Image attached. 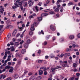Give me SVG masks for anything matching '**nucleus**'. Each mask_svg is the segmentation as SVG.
<instances>
[{
  "instance_id": "3c124183",
  "label": "nucleus",
  "mask_w": 80,
  "mask_h": 80,
  "mask_svg": "<svg viewBox=\"0 0 80 80\" xmlns=\"http://www.w3.org/2000/svg\"><path fill=\"white\" fill-rule=\"evenodd\" d=\"M60 42H63V38H61L60 40Z\"/></svg>"
},
{
  "instance_id": "052dcab7",
  "label": "nucleus",
  "mask_w": 80,
  "mask_h": 80,
  "mask_svg": "<svg viewBox=\"0 0 80 80\" xmlns=\"http://www.w3.org/2000/svg\"><path fill=\"white\" fill-rule=\"evenodd\" d=\"M32 16L33 17H36V14H35V13H34L32 14Z\"/></svg>"
},
{
  "instance_id": "e433bc0d",
  "label": "nucleus",
  "mask_w": 80,
  "mask_h": 80,
  "mask_svg": "<svg viewBox=\"0 0 80 80\" xmlns=\"http://www.w3.org/2000/svg\"><path fill=\"white\" fill-rule=\"evenodd\" d=\"M32 74L33 73H32V72H29L28 73V75H29V76H30L31 75H32Z\"/></svg>"
},
{
  "instance_id": "c9c22d12",
  "label": "nucleus",
  "mask_w": 80,
  "mask_h": 80,
  "mask_svg": "<svg viewBox=\"0 0 80 80\" xmlns=\"http://www.w3.org/2000/svg\"><path fill=\"white\" fill-rule=\"evenodd\" d=\"M10 44L11 45H14V43H13V42L12 41L11 42H10Z\"/></svg>"
},
{
  "instance_id": "2eb2a0df",
  "label": "nucleus",
  "mask_w": 80,
  "mask_h": 80,
  "mask_svg": "<svg viewBox=\"0 0 80 80\" xmlns=\"http://www.w3.org/2000/svg\"><path fill=\"white\" fill-rule=\"evenodd\" d=\"M11 51L12 52H13L15 51V48L13 46L11 47Z\"/></svg>"
},
{
  "instance_id": "680f3d73",
  "label": "nucleus",
  "mask_w": 80,
  "mask_h": 80,
  "mask_svg": "<svg viewBox=\"0 0 80 80\" xmlns=\"http://www.w3.org/2000/svg\"><path fill=\"white\" fill-rule=\"evenodd\" d=\"M76 75L78 76V77H79V76H80V73H76Z\"/></svg>"
},
{
  "instance_id": "79ce46f5",
  "label": "nucleus",
  "mask_w": 80,
  "mask_h": 80,
  "mask_svg": "<svg viewBox=\"0 0 80 80\" xmlns=\"http://www.w3.org/2000/svg\"><path fill=\"white\" fill-rule=\"evenodd\" d=\"M29 24H30V22H28L27 23V24L26 25V27H28V26H29Z\"/></svg>"
},
{
  "instance_id": "412c9836",
  "label": "nucleus",
  "mask_w": 80,
  "mask_h": 80,
  "mask_svg": "<svg viewBox=\"0 0 80 80\" xmlns=\"http://www.w3.org/2000/svg\"><path fill=\"white\" fill-rule=\"evenodd\" d=\"M33 32L32 31H29V35H30V36L33 35Z\"/></svg>"
},
{
  "instance_id": "6ab92c4d",
  "label": "nucleus",
  "mask_w": 80,
  "mask_h": 80,
  "mask_svg": "<svg viewBox=\"0 0 80 80\" xmlns=\"http://www.w3.org/2000/svg\"><path fill=\"white\" fill-rule=\"evenodd\" d=\"M49 13L51 15H54L55 14V12L53 11H50Z\"/></svg>"
},
{
  "instance_id": "aec40b11",
  "label": "nucleus",
  "mask_w": 80,
  "mask_h": 80,
  "mask_svg": "<svg viewBox=\"0 0 80 80\" xmlns=\"http://www.w3.org/2000/svg\"><path fill=\"white\" fill-rule=\"evenodd\" d=\"M50 58H53L55 57L54 56H53V54L52 53H51L50 55Z\"/></svg>"
},
{
  "instance_id": "e2e57ef3",
  "label": "nucleus",
  "mask_w": 80,
  "mask_h": 80,
  "mask_svg": "<svg viewBox=\"0 0 80 80\" xmlns=\"http://www.w3.org/2000/svg\"><path fill=\"white\" fill-rule=\"evenodd\" d=\"M11 26H11V25H9L6 27V28H9L11 27Z\"/></svg>"
},
{
  "instance_id": "72a5a7b5",
  "label": "nucleus",
  "mask_w": 80,
  "mask_h": 80,
  "mask_svg": "<svg viewBox=\"0 0 80 80\" xmlns=\"http://www.w3.org/2000/svg\"><path fill=\"white\" fill-rule=\"evenodd\" d=\"M29 19H30L31 18H33V17L32 16V15L29 16L28 17Z\"/></svg>"
},
{
  "instance_id": "338daca9",
  "label": "nucleus",
  "mask_w": 80,
  "mask_h": 80,
  "mask_svg": "<svg viewBox=\"0 0 80 80\" xmlns=\"http://www.w3.org/2000/svg\"><path fill=\"white\" fill-rule=\"evenodd\" d=\"M7 60H8V61H10L11 60V59L10 58H8L7 59Z\"/></svg>"
},
{
  "instance_id": "f03ea898",
  "label": "nucleus",
  "mask_w": 80,
  "mask_h": 80,
  "mask_svg": "<svg viewBox=\"0 0 80 80\" xmlns=\"http://www.w3.org/2000/svg\"><path fill=\"white\" fill-rule=\"evenodd\" d=\"M61 68L60 66H58L54 68H52L50 72H55V69H58V68Z\"/></svg>"
},
{
  "instance_id": "0e129e2a",
  "label": "nucleus",
  "mask_w": 80,
  "mask_h": 80,
  "mask_svg": "<svg viewBox=\"0 0 80 80\" xmlns=\"http://www.w3.org/2000/svg\"><path fill=\"white\" fill-rule=\"evenodd\" d=\"M72 47L73 48H75V47H76V45H75V44H73L72 45Z\"/></svg>"
},
{
  "instance_id": "69168bd1",
  "label": "nucleus",
  "mask_w": 80,
  "mask_h": 80,
  "mask_svg": "<svg viewBox=\"0 0 80 80\" xmlns=\"http://www.w3.org/2000/svg\"><path fill=\"white\" fill-rule=\"evenodd\" d=\"M12 78H8L7 79V80H11Z\"/></svg>"
},
{
  "instance_id": "f257e3e1",
  "label": "nucleus",
  "mask_w": 80,
  "mask_h": 80,
  "mask_svg": "<svg viewBox=\"0 0 80 80\" xmlns=\"http://www.w3.org/2000/svg\"><path fill=\"white\" fill-rule=\"evenodd\" d=\"M14 2H16L14 4V5L12 6V9H15L18 7H19V5L20 7L22 6V1L21 0H14Z\"/></svg>"
},
{
  "instance_id": "a18cd8bd",
  "label": "nucleus",
  "mask_w": 80,
  "mask_h": 80,
  "mask_svg": "<svg viewBox=\"0 0 80 80\" xmlns=\"http://www.w3.org/2000/svg\"><path fill=\"white\" fill-rule=\"evenodd\" d=\"M16 56L17 57H19V53H16Z\"/></svg>"
},
{
  "instance_id": "603ef678",
  "label": "nucleus",
  "mask_w": 80,
  "mask_h": 80,
  "mask_svg": "<svg viewBox=\"0 0 80 80\" xmlns=\"http://www.w3.org/2000/svg\"><path fill=\"white\" fill-rule=\"evenodd\" d=\"M15 64V62H12L11 63V65L12 66H13Z\"/></svg>"
},
{
  "instance_id": "b1692460",
  "label": "nucleus",
  "mask_w": 80,
  "mask_h": 80,
  "mask_svg": "<svg viewBox=\"0 0 80 80\" xmlns=\"http://www.w3.org/2000/svg\"><path fill=\"white\" fill-rule=\"evenodd\" d=\"M73 5V3L72 2H70L68 4V6H70V5Z\"/></svg>"
},
{
  "instance_id": "5701e85b",
  "label": "nucleus",
  "mask_w": 80,
  "mask_h": 80,
  "mask_svg": "<svg viewBox=\"0 0 80 80\" xmlns=\"http://www.w3.org/2000/svg\"><path fill=\"white\" fill-rule=\"evenodd\" d=\"M69 38L70 39L72 40V39L74 38V36H73V35H71L70 36Z\"/></svg>"
},
{
  "instance_id": "cd10ccee",
  "label": "nucleus",
  "mask_w": 80,
  "mask_h": 80,
  "mask_svg": "<svg viewBox=\"0 0 80 80\" xmlns=\"http://www.w3.org/2000/svg\"><path fill=\"white\" fill-rule=\"evenodd\" d=\"M64 56V54L63 53H62L61 54V55L59 56V57H60V58H62Z\"/></svg>"
},
{
  "instance_id": "393cba45",
  "label": "nucleus",
  "mask_w": 80,
  "mask_h": 80,
  "mask_svg": "<svg viewBox=\"0 0 80 80\" xmlns=\"http://www.w3.org/2000/svg\"><path fill=\"white\" fill-rule=\"evenodd\" d=\"M11 36V34H10V33H9L8 34V36L7 37V39H8Z\"/></svg>"
},
{
  "instance_id": "423d86ee",
  "label": "nucleus",
  "mask_w": 80,
  "mask_h": 80,
  "mask_svg": "<svg viewBox=\"0 0 80 80\" xmlns=\"http://www.w3.org/2000/svg\"><path fill=\"white\" fill-rule=\"evenodd\" d=\"M30 30L31 31H34L35 30V28H34V25H33L32 24L31 25Z\"/></svg>"
},
{
  "instance_id": "c756f323",
  "label": "nucleus",
  "mask_w": 80,
  "mask_h": 80,
  "mask_svg": "<svg viewBox=\"0 0 80 80\" xmlns=\"http://www.w3.org/2000/svg\"><path fill=\"white\" fill-rule=\"evenodd\" d=\"M31 40L30 39H28L27 41V43H30Z\"/></svg>"
},
{
  "instance_id": "a878e982",
  "label": "nucleus",
  "mask_w": 80,
  "mask_h": 80,
  "mask_svg": "<svg viewBox=\"0 0 80 80\" xmlns=\"http://www.w3.org/2000/svg\"><path fill=\"white\" fill-rule=\"evenodd\" d=\"M32 25H34V27H37V22H35Z\"/></svg>"
},
{
  "instance_id": "6e6552de",
  "label": "nucleus",
  "mask_w": 80,
  "mask_h": 80,
  "mask_svg": "<svg viewBox=\"0 0 80 80\" xmlns=\"http://www.w3.org/2000/svg\"><path fill=\"white\" fill-rule=\"evenodd\" d=\"M38 72H39V74L40 75H42V74L43 73V70L40 69L39 70H38Z\"/></svg>"
},
{
  "instance_id": "58836bf2",
  "label": "nucleus",
  "mask_w": 80,
  "mask_h": 80,
  "mask_svg": "<svg viewBox=\"0 0 80 80\" xmlns=\"http://www.w3.org/2000/svg\"><path fill=\"white\" fill-rule=\"evenodd\" d=\"M61 9L60 10V12H61V13H62L63 12V7H61Z\"/></svg>"
},
{
  "instance_id": "5fc2aeb1",
  "label": "nucleus",
  "mask_w": 80,
  "mask_h": 80,
  "mask_svg": "<svg viewBox=\"0 0 80 80\" xmlns=\"http://www.w3.org/2000/svg\"><path fill=\"white\" fill-rule=\"evenodd\" d=\"M42 3L41 2H39L38 3V5L39 6H41L42 5Z\"/></svg>"
},
{
  "instance_id": "f704fd0d",
  "label": "nucleus",
  "mask_w": 80,
  "mask_h": 80,
  "mask_svg": "<svg viewBox=\"0 0 80 80\" xmlns=\"http://www.w3.org/2000/svg\"><path fill=\"white\" fill-rule=\"evenodd\" d=\"M38 63H42V60H39L38 61Z\"/></svg>"
},
{
  "instance_id": "6e6d98bb",
  "label": "nucleus",
  "mask_w": 80,
  "mask_h": 80,
  "mask_svg": "<svg viewBox=\"0 0 80 80\" xmlns=\"http://www.w3.org/2000/svg\"><path fill=\"white\" fill-rule=\"evenodd\" d=\"M15 45L17 46V45H19V43L18 42H15Z\"/></svg>"
},
{
  "instance_id": "864d4df0",
  "label": "nucleus",
  "mask_w": 80,
  "mask_h": 80,
  "mask_svg": "<svg viewBox=\"0 0 80 80\" xmlns=\"http://www.w3.org/2000/svg\"><path fill=\"white\" fill-rule=\"evenodd\" d=\"M0 69H3V66L2 65L0 66Z\"/></svg>"
},
{
  "instance_id": "4d7b16f0",
  "label": "nucleus",
  "mask_w": 80,
  "mask_h": 80,
  "mask_svg": "<svg viewBox=\"0 0 80 80\" xmlns=\"http://www.w3.org/2000/svg\"><path fill=\"white\" fill-rule=\"evenodd\" d=\"M8 65H11L12 63H11V62H9L8 63Z\"/></svg>"
},
{
  "instance_id": "09e8293b",
  "label": "nucleus",
  "mask_w": 80,
  "mask_h": 80,
  "mask_svg": "<svg viewBox=\"0 0 80 80\" xmlns=\"http://www.w3.org/2000/svg\"><path fill=\"white\" fill-rule=\"evenodd\" d=\"M66 5H67V4H66V3H63L62 5V6L63 7H65L66 6Z\"/></svg>"
},
{
  "instance_id": "7c9ffc66",
  "label": "nucleus",
  "mask_w": 80,
  "mask_h": 80,
  "mask_svg": "<svg viewBox=\"0 0 80 80\" xmlns=\"http://www.w3.org/2000/svg\"><path fill=\"white\" fill-rule=\"evenodd\" d=\"M73 67H77V64L76 63H74L73 64Z\"/></svg>"
},
{
  "instance_id": "9b49d317",
  "label": "nucleus",
  "mask_w": 80,
  "mask_h": 80,
  "mask_svg": "<svg viewBox=\"0 0 80 80\" xmlns=\"http://www.w3.org/2000/svg\"><path fill=\"white\" fill-rule=\"evenodd\" d=\"M22 62V60H18L17 61V64L18 65H20L21 64V62Z\"/></svg>"
},
{
  "instance_id": "2f4dec72",
  "label": "nucleus",
  "mask_w": 80,
  "mask_h": 80,
  "mask_svg": "<svg viewBox=\"0 0 80 80\" xmlns=\"http://www.w3.org/2000/svg\"><path fill=\"white\" fill-rule=\"evenodd\" d=\"M13 69H9V73H12V72H13Z\"/></svg>"
},
{
  "instance_id": "f3484780",
  "label": "nucleus",
  "mask_w": 80,
  "mask_h": 80,
  "mask_svg": "<svg viewBox=\"0 0 80 80\" xmlns=\"http://www.w3.org/2000/svg\"><path fill=\"white\" fill-rule=\"evenodd\" d=\"M29 80H35V76H32L29 79Z\"/></svg>"
},
{
  "instance_id": "37998d69",
  "label": "nucleus",
  "mask_w": 80,
  "mask_h": 80,
  "mask_svg": "<svg viewBox=\"0 0 80 80\" xmlns=\"http://www.w3.org/2000/svg\"><path fill=\"white\" fill-rule=\"evenodd\" d=\"M3 26H4L3 25H0V28L2 29H2L3 28Z\"/></svg>"
},
{
  "instance_id": "39448f33",
  "label": "nucleus",
  "mask_w": 80,
  "mask_h": 80,
  "mask_svg": "<svg viewBox=\"0 0 80 80\" xmlns=\"http://www.w3.org/2000/svg\"><path fill=\"white\" fill-rule=\"evenodd\" d=\"M6 77V75L5 74H1L0 75V80H1L2 78H3V79H4V78H5Z\"/></svg>"
},
{
  "instance_id": "bf43d9fd",
  "label": "nucleus",
  "mask_w": 80,
  "mask_h": 80,
  "mask_svg": "<svg viewBox=\"0 0 80 80\" xmlns=\"http://www.w3.org/2000/svg\"><path fill=\"white\" fill-rule=\"evenodd\" d=\"M13 61L14 62H16V61H17V58H14L13 59Z\"/></svg>"
},
{
  "instance_id": "dca6fc26",
  "label": "nucleus",
  "mask_w": 80,
  "mask_h": 80,
  "mask_svg": "<svg viewBox=\"0 0 80 80\" xmlns=\"http://www.w3.org/2000/svg\"><path fill=\"white\" fill-rule=\"evenodd\" d=\"M60 8H57L54 10V11L55 12H58Z\"/></svg>"
},
{
  "instance_id": "ea45409f",
  "label": "nucleus",
  "mask_w": 80,
  "mask_h": 80,
  "mask_svg": "<svg viewBox=\"0 0 80 80\" xmlns=\"http://www.w3.org/2000/svg\"><path fill=\"white\" fill-rule=\"evenodd\" d=\"M24 42V41L23 40H22V41L21 42H20V45H22V44H23V43Z\"/></svg>"
},
{
  "instance_id": "4c0bfd02",
  "label": "nucleus",
  "mask_w": 80,
  "mask_h": 80,
  "mask_svg": "<svg viewBox=\"0 0 80 80\" xmlns=\"http://www.w3.org/2000/svg\"><path fill=\"white\" fill-rule=\"evenodd\" d=\"M25 47H26V48H28V44L26 43L25 45Z\"/></svg>"
},
{
  "instance_id": "4468645a",
  "label": "nucleus",
  "mask_w": 80,
  "mask_h": 80,
  "mask_svg": "<svg viewBox=\"0 0 80 80\" xmlns=\"http://www.w3.org/2000/svg\"><path fill=\"white\" fill-rule=\"evenodd\" d=\"M5 69H8V70L10 68V66L9 65H7L5 67Z\"/></svg>"
},
{
  "instance_id": "c85d7f7f",
  "label": "nucleus",
  "mask_w": 80,
  "mask_h": 80,
  "mask_svg": "<svg viewBox=\"0 0 80 80\" xmlns=\"http://www.w3.org/2000/svg\"><path fill=\"white\" fill-rule=\"evenodd\" d=\"M35 8L36 9V10L37 11V12H38V7L37 6L35 7Z\"/></svg>"
},
{
  "instance_id": "20e7f679",
  "label": "nucleus",
  "mask_w": 80,
  "mask_h": 80,
  "mask_svg": "<svg viewBox=\"0 0 80 80\" xmlns=\"http://www.w3.org/2000/svg\"><path fill=\"white\" fill-rule=\"evenodd\" d=\"M0 8H1L0 9V13H1L2 14H3V12H4V11H5V8H3V6H0Z\"/></svg>"
},
{
  "instance_id": "1a4fd4ad",
  "label": "nucleus",
  "mask_w": 80,
  "mask_h": 80,
  "mask_svg": "<svg viewBox=\"0 0 80 80\" xmlns=\"http://www.w3.org/2000/svg\"><path fill=\"white\" fill-rule=\"evenodd\" d=\"M16 33H17V30L15 29L14 30V31L12 33V36H15V35H16Z\"/></svg>"
},
{
  "instance_id": "774afa93",
  "label": "nucleus",
  "mask_w": 80,
  "mask_h": 80,
  "mask_svg": "<svg viewBox=\"0 0 80 80\" xmlns=\"http://www.w3.org/2000/svg\"><path fill=\"white\" fill-rule=\"evenodd\" d=\"M78 38H80V33L78 34Z\"/></svg>"
},
{
  "instance_id": "bb28decb",
  "label": "nucleus",
  "mask_w": 80,
  "mask_h": 80,
  "mask_svg": "<svg viewBox=\"0 0 80 80\" xmlns=\"http://www.w3.org/2000/svg\"><path fill=\"white\" fill-rule=\"evenodd\" d=\"M28 71L27 70H24V75H25V74H26V73H28Z\"/></svg>"
},
{
  "instance_id": "4be33fe9",
  "label": "nucleus",
  "mask_w": 80,
  "mask_h": 80,
  "mask_svg": "<svg viewBox=\"0 0 80 80\" xmlns=\"http://www.w3.org/2000/svg\"><path fill=\"white\" fill-rule=\"evenodd\" d=\"M37 80H42V77L41 76H38L37 78Z\"/></svg>"
},
{
  "instance_id": "7ed1b4c3",
  "label": "nucleus",
  "mask_w": 80,
  "mask_h": 80,
  "mask_svg": "<svg viewBox=\"0 0 80 80\" xmlns=\"http://www.w3.org/2000/svg\"><path fill=\"white\" fill-rule=\"evenodd\" d=\"M28 4H29V7H32L33 5V3H34V2H32L31 0H29L28 1Z\"/></svg>"
},
{
  "instance_id": "9d476101",
  "label": "nucleus",
  "mask_w": 80,
  "mask_h": 80,
  "mask_svg": "<svg viewBox=\"0 0 80 80\" xmlns=\"http://www.w3.org/2000/svg\"><path fill=\"white\" fill-rule=\"evenodd\" d=\"M50 28L52 31L55 30V28H53V26L52 25L50 26Z\"/></svg>"
},
{
  "instance_id": "ddd939ff",
  "label": "nucleus",
  "mask_w": 80,
  "mask_h": 80,
  "mask_svg": "<svg viewBox=\"0 0 80 80\" xmlns=\"http://www.w3.org/2000/svg\"><path fill=\"white\" fill-rule=\"evenodd\" d=\"M26 52V51L25 50V49H23L21 51V53H22V54H24Z\"/></svg>"
},
{
  "instance_id": "0eeeda50",
  "label": "nucleus",
  "mask_w": 80,
  "mask_h": 80,
  "mask_svg": "<svg viewBox=\"0 0 80 80\" xmlns=\"http://www.w3.org/2000/svg\"><path fill=\"white\" fill-rule=\"evenodd\" d=\"M48 15V13L47 12H46L44 13H43L42 14L41 16L42 17H45V16H47Z\"/></svg>"
},
{
  "instance_id": "de8ad7c7",
  "label": "nucleus",
  "mask_w": 80,
  "mask_h": 80,
  "mask_svg": "<svg viewBox=\"0 0 80 80\" xmlns=\"http://www.w3.org/2000/svg\"><path fill=\"white\" fill-rule=\"evenodd\" d=\"M50 38V37H49V36H48L46 37V40H48V39H49Z\"/></svg>"
},
{
  "instance_id": "f8f14e48",
  "label": "nucleus",
  "mask_w": 80,
  "mask_h": 80,
  "mask_svg": "<svg viewBox=\"0 0 80 80\" xmlns=\"http://www.w3.org/2000/svg\"><path fill=\"white\" fill-rule=\"evenodd\" d=\"M37 19L38 21H42V17H37Z\"/></svg>"
},
{
  "instance_id": "473e14b6",
  "label": "nucleus",
  "mask_w": 80,
  "mask_h": 80,
  "mask_svg": "<svg viewBox=\"0 0 80 80\" xmlns=\"http://www.w3.org/2000/svg\"><path fill=\"white\" fill-rule=\"evenodd\" d=\"M24 6V7H27V2H25Z\"/></svg>"
},
{
  "instance_id": "8fccbe9b",
  "label": "nucleus",
  "mask_w": 80,
  "mask_h": 80,
  "mask_svg": "<svg viewBox=\"0 0 80 80\" xmlns=\"http://www.w3.org/2000/svg\"><path fill=\"white\" fill-rule=\"evenodd\" d=\"M47 44V42L45 41L44 42L43 45H46Z\"/></svg>"
},
{
  "instance_id": "a19ab883",
  "label": "nucleus",
  "mask_w": 80,
  "mask_h": 80,
  "mask_svg": "<svg viewBox=\"0 0 80 80\" xmlns=\"http://www.w3.org/2000/svg\"><path fill=\"white\" fill-rule=\"evenodd\" d=\"M61 2H62V0H58L57 1V3H61Z\"/></svg>"
},
{
  "instance_id": "c03bdc74",
  "label": "nucleus",
  "mask_w": 80,
  "mask_h": 80,
  "mask_svg": "<svg viewBox=\"0 0 80 80\" xmlns=\"http://www.w3.org/2000/svg\"><path fill=\"white\" fill-rule=\"evenodd\" d=\"M48 73H47V71H45L44 72V75H47Z\"/></svg>"
},
{
  "instance_id": "a211bd4d",
  "label": "nucleus",
  "mask_w": 80,
  "mask_h": 80,
  "mask_svg": "<svg viewBox=\"0 0 80 80\" xmlns=\"http://www.w3.org/2000/svg\"><path fill=\"white\" fill-rule=\"evenodd\" d=\"M14 78H17L18 77V74H15L13 76Z\"/></svg>"
},
{
  "instance_id": "13d9d810",
  "label": "nucleus",
  "mask_w": 80,
  "mask_h": 80,
  "mask_svg": "<svg viewBox=\"0 0 80 80\" xmlns=\"http://www.w3.org/2000/svg\"><path fill=\"white\" fill-rule=\"evenodd\" d=\"M20 31H22V30H23V28L22 27H21L20 28Z\"/></svg>"
},
{
  "instance_id": "49530a36",
  "label": "nucleus",
  "mask_w": 80,
  "mask_h": 80,
  "mask_svg": "<svg viewBox=\"0 0 80 80\" xmlns=\"http://www.w3.org/2000/svg\"><path fill=\"white\" fill-rule=\"evenodd\" d=\"M50 0H48L46 2V4H48L50 3Z\"/></svg>"
}]
</instances>
